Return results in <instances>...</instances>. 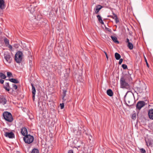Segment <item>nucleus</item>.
I'll return each mask as SVG.
<instances>
[{"instance_id":"obj_31","label":"nucleus","mask_w":153,"mask_h":153,"mask_svg":"<svg viewBox=\"0 0 153 153\" xmlns=\"http://www.w3.org/2000/svg\"><path fill=\"white\" fill-rule=\"evenodd\" d=\"M12 86L14 89L15 90H16L18 88V87L17 85H16L15 84H12Z\"/></svg>"},{"instance_id":"obj_13","label":"nucleus","mask_w":153,"mask_h":153,"mask_svg":"<svg viewBox=\"0 0 153 153\" xmlns=\"http://www.w3.org/2000/svg\"><path fill=\"white\" fill-rule=\"evenodd\" d=\"M4 0H0V8L3 9L4 8Z\"/></svg>"},{"instance_id":"obj_9","label":"nucleus","mask_w":153,"mask_h":153,"mask_svg":"<svg viewBox=\"0 0 153 153\" xmlns=\"http://www.w3.org/2000/svg\"><path fill=\"white\" fill-rule=\"evenodd\" d=\"M7 102V100L3 96H0V104L3 105H5Z\"/></svg>"},{"instance_id":"obj_33","label":"nucleus","mask_w":153,"mask_h":153,"mask_svg":"<svg viewBox=\"0 0 153 153\" xmlns=\"http://www.w3.org/2000/svg\"><path fill=\"white\" fill-rule=\"evenodd\" d=\"M60 105L61 109H62L64 108V104L63 103L60 104Z\"/></svg>"},{"instance_id":"obj_23","label":"nucleus","mask_w":153,"mask_h":153,"mask_svg":"<svg viewBox=\"0 0 153 153\" xmlns=\"http://www.w3.org/2000/svg\"><path fill=\"white\" fill-rule=\"evenodd\" d=\"M31 85L32 86V91L33 94H36V89L35 87L34 86L33 84L31 83Z\"/></svg>"},{"instance_id":"obj_43","label":"nucleus","mask_w":153,"mask_h":153,"mask_svg":"<svg viewBox=\"0 0 153 153\" xmlns=\"http://www.w3.org/2000/svg\"><path fill=\"white\" fill-rule=\"evenodd\" d=\"M105 56H106V58H107V59H108V56L107 54L106 55H105Z\"/></svg>"},{"instance_id":"obj_1","label":"nucleus","mask_w":153,"mask_h":153,"mask_svg":"<svg viewBox=\"0 0 153 153\" xmlns=\"http://www.w3.org/2000/svg\"><path fill=\"white\" fill-rule=\"evenodd\" d=\"M128 77V76H124L120 78V85L121 88H125L127 89H129L130 88L129 85L127 81Z\"/></svg>"},{"instance_id":"obj_35","label":"nucleus","mask_w":153,"mask_h":153,"mask_svg":"<svg viewBox=\"0 0 153 153\" xmlns=\"http://www.w3.org/2000/svg\"><path fill=\"white\" fill-rule=\"evenodd\" d=\"M123 61V59H120V61L119 62V64L120 65L121 64Z\"/></svg>"},{"instance_id":"obj_21","label":"nucleus","mask_w":153,"mask_h":153,"mask_svg":"<svg viewBox=\"0 0 153 153\" xmlns=\"http://www.w3.org/2000/svg\"><path fill=\"white\" fill-rule=\"evenodd\" d=\"M4 42L6 46H7L9 44V40L7 38H5L4 39Z\"/></svg>"},{"instance_id":"obj_4","label":"nucleus","mask_w":153,"mask_h":153,"mask_svg":"<svg viewBox=\"0 0 153 153\" xmlns=\"http://www.w3.org/2000/svg\"><path fill=\"white\" fill-rule=\"evenodd\" d=\"M23 139L25 143L30 144L33 142L34 137L33 136L28 134L25 136L24 137Z\"/></svg>"},{"instance_id":"obj_12","label":"nucleus","mask_w":153,"mask_h":153,"mask_svg":"<svg viewBox=\"0 0 153 153\" xmlns=\"http://www.w3.org/2000/svg\"><path fill=\"white\" fill-rule=\"evenodd\" d=\"M67 91L66 90H63L62 93V100L63 102H65L67 100V99H65V97L66 95Z\"/></svg>"},{"instance_id":"obj_20","label":"nucleus","mask_w":153,"mask_h":153,"mask_svg":"<svg viewBox=\"0 0 153 153\" xmlns=\"http://www.w3.org/2000/svg\"><path fill=\"white\" fill-rule=\"evenodd\" d=\"M113 14L114 15V18L113 17L112 18L115 19L116 23L117 24L119 22V20L118 18L117 17L116 14H115V13H113Z\"/></svg>"},{"instance_id":"obj_22","label":"nucleus","mask_w":153,"mask_h":153,"mask_svg":"<svg viewBox=\"0 0 153 153\" xmlns=\"http://www.w3.org/2000/svg\"><path fill=\"white\" fill-rule=\"evenodd\" d=\"M127 46L130 50H132L133 48V45L131 42H129Z\"/></svg>"},{"instance_id":"obj_2","label":"nucleus","mask_w":153,"mask_h":153,"mask_svg":"<svg viewBox=\"0 0 153 153\" xmlns=\"http://www.w3.org/2000/svg\"><path fill=\"white\" fill-rule=\"evenodd\" d=\"M23 56V54L22 51H17L15 54V60L16 62L18 63H20L22 61Z\"/></svg>"},{"instance_id":"obj_45","label":"nucleus","mask_w":153,"mask_h":153,"mask_svg":"<svg viewBox=\"0 0 153 153\" xmlns=\"http://www.w3.org/2000/svg\"><path fill=\"white\" fill-rule=\"evenodd\" d=\"M111 17L112 18V17H114H114H113V16H111Z\"/></svg>"},{"instance_id":"obj_11","label":"nucleus","mask_w":153,"mask_h":153,"mask_svg":"<svg viewBox=\"0 0 153 153\" xmlns=\"http://www.w3.org/2000/svg\"><path fill=\"white\" fill-rule=\"evenodd\" d=\"M148 115L150 119L153 120V109H150L149 110Z\"/></svg>"},{"instance_id":"obj_38","label":"nucleus","mask_w":153,"mask_h":153,"mask_svg":"<svg viewBox=\"0 0 153 153\" xmlns=\"http://www.w3.org/2000/svg\"><path fill=\"white\" fill-rule=\"evenodd\" d=\"M68 153H73V150H70L68 151Z\"/></svg>"},{"instance_id":"obj_44","label":"nucleus","mask_w":153,"mask_h":153,"mask_svg":"<svg viewBox=\"0 0 153 153\" xmlns=\"http://www.w3.org/2000/svg\"><path fill=\"white\" fill-rule=\"evenodd\" d=\"M103 52L105 53V55H106L107 54V53L106 52H105V51H104Z\"/></svg>"},{"instance_id":"obj_39","label":"nucleus","mask_w":153,"mask_h":153,"mask_svg":"<svg viewBox=\"0 0 153 153\" xmlns=\"http://www.w3.org/2000/svg\"><path fill=\"white\" fill-rule=\"evenodd\" d=\"M4 82V80L2 79H0V83L1 84H3Z\"/></svg>"},{"instance_id":"obj_16","label":"nucleus","mask_w":153,"mask_h":153,"mask_svg":"<svg viewBox=\"0 0 153 153\" xmlns=\"http://www.w3.org/2000/svg\"><path fill=\"white\" fill-rule=\"evenodd\" d=\"M9 80L11 82L14 83H19V81L16 79L14 78H11L9 79Z\"/></svg>"},{"instance_id":"obj_46","label":"nucleus","mask_w":153,"mask_h":153,"mask_svg":"<svg viewBox=\"0 0 153 153\" xmlns=\"http://www.w3.org/2000/svg\"><path fill=\"white\" fill-rule=\"evenodd\" d=\"M130 102L128 101V103H129Z\"/></svg>"},{"instance_id":"obj_37","label":"nucleus","mask_w":153,"mask_h":153,"mask_svg":"<svg viewBox=\"0 0 153 153\" xmlns=\"http://www.w3.org/2000/svg\"><path fill=\"white\" fill-rule=\"evenodd\" d=\"M132 119H134L136 118V116L134 114H133L131 117Z\"/></svg>"},{"instance_id":"obj_27","label":"nucleus","mask_w":153,"mask_h":153,"mask_svg":"<svg viewBox=\"0 0 153 153\" xmlns=\"http://www.w3.org/2000/svg\"><path fill=\"white\" fill-rule=\"evenodd\" d=\"M32 153H39L38 150L36 149H33L32 151Z\"/></svg>"},{"instance_id":"obj_15","label":"nucleus","mask_w":153,"mask_h":153,"mask_svg":"<svg viewBox=\"0 0 153 153\" xmlns=\"http://www.w3.org/2000/svg\"><path fill=\"white\" fill-rule=\"evenodd\" d=\"M102 7L100 5H98L96 7L95 10V12L96 14L98 13L99 10L102 8Z\"/></svg>"},{"instance_id":"obj_5","label":"nucleus","mask_w":153,"mask_h":153,"mask_svg":"<svg viewBox=\"0 0 153 153\" xmlns=\"http://www.w3.org/2000/svg\"><path fill=\"white\" fill-rule=\"evenodd\" d=\"M7 130V129L6 128L3 129V131L4 133V136L10 138H14L15 137L14 134L12 131L10 132L6 131Z\"/></svg>"},{"instance_id":"obj_18","label":"nucleus","mask_w":153,"mask_h":153,"mask_svg":"<svg viewBox=\"0 0 153 153\" xmlns=\"http://www.w3.org/2000/svg\"><path fill=\"white\" fill-rule=\"evenodd\" d=\"M111 38L112 39L113 41L115 43L117 44L119 43V42L118 41L117 38L115 36H111Z\"/></svg>"},{"instance_id":"obj_30","label":"nucleus","mask_w":153,"mask_h":153,"mask_svg":"<svg viewBox=\"0 0 153 153\" xmlns=\"http://www.w3.org/2000/svg\"><path fill=\"white\" fill-rule=\"evenodd\" d=\"M140 151L142 153H146L145 150L143 148H141L140 149Z\"/></svg>"},{"instance_id":"obj_40","label":"nucleus","mask_w":153,"mask_h":153,"mask_svg":"<svg viewBox=\"0 0 153 153\" xmlns=\"http://www.w3.org/2000/svg\"><path fill=\"white\" fill-rule=\"evenodd\" d=\"M126 42L127 43H128H128L129 42H129V39H128L127 38L126 39Z\"/></svg>"},{"instance_id":"obj_17","label":"nucleus","mask_w":153,"mask_h":153,"mask_svg":"<svg viewBox=\"0 0 153 153\" xmlns=\"http://www.w3.org/2000/svg\"><path fill=\"white\" fill-rule=\"evenodd\" d=\"M107 94L110 97H112L113 95V92L111 90L109 89L107 91Z\"/></svg>"},{"instance_id":"obj_6","label":"nucleus","mask_w":153,"mask_h":153,"mask_svg":"<svg viewBox=\"0 0 153 153\" xmlns=\"http://www.w3.org/2000/svg\"><path fill=\"white\" fill-rule=\"evenodd\" d=\"M146 145L148 147H152L153 142V140L151 137H148L145 139Z\"/></svg>"},{"instance_id":"obj_7","label":"nucleus","mask_w":153,"mask_h":153,"mask_svg":"<svg viewBox=\"0 0 153 153\" xmlns=\"http://www.w3.org/2000/svg\"><path fill=\"white\" fill-rule=\"evenodd\" d=\"M4 56L5 59L7 63H10L11 62L12 59L10 55L9 54H4Z\"/></svg>"},{"instance_id":"obj_36","label":"nucleus","mask_w":153,"mask_h":153,"mask_svg":"<svg viewBox=\"0 0 153 153\" xmlns=\"http://www.w3.org/2000/svg\"><path fill=\"white\" fill-rule=\"evenodd\" d=\"M144 58H145V61L146 63L147 66H148V67H149V64L147 62V60L145 57H144Z\"/></svg>"},{"instance_id":"obj_14","label":"nucleus","mask_w":153,"mask_h":153,"mask_svg":"<svg viewBox=\"0 0 153 153\" xmlns=\"http://www.w3.org/2000/svg\"><path fill=\"white\" fill-rule=\"evenodd\" d=\"M4 88L6 91H9L10 89L9 83H5L4 85Z\"/></svg>"},{"instance_id":"obj_29","label":"nucleus","mask_w":153,"mask_h":153,"mask_svg":"<svg viewBox=\"0 0 153 153\" xmlns=\"http://www.w3.org/2000/svg\"><path fill=\"white\" fill-rule=\"evenodd\" d=\"M122 67L124 69H126L127 68V65L126 64H123L122 65Z\"/></svg>"},{"instance_id":"obj_24","label":"nucleus","mask_w":153,"mask_h":153,"mask_svg":"<svg viewBox=\"0 0 153 153\" xmlns=\"http://www.w3.org/2000/svg\"><path fill=\"white\" fill-rule=\"evenodd\" d=\"M115 57L116 59L117 60H119L121 57L120 55L117 53H115Z\"/></svg>"},{"instance_id":"obj_19","label":"nucleus","mask_w":153,"mask_h":153,"mask_svg":"<svg viewBox=\"0 0 153 153\" xmlns=\"http://www.w3.org/2000/svg\"><path fill=\"white\" fill-rule=\"evenodd\" d=\"M97 17L98 18V21H99V22L101 24L103 25L104 23L102 20L101 16L100 15H98L97 16Z\"/></svg>"},{"instance_id":"obj_42","label":"nucleus","mask_w":153,"mask_h":153,"mask_svg":"<svg viewBox=\"0 0 153 153\" xmlns=\"http://www.w3.org/2000/svg\"><path fill=\"white\" fill-rule=\"evenodd\" d=\"M65 99H67V100L65 101V102H68L69 101L68 100V97H65Z\"/></svg>"},{"instance_id":"obj_25","label":"nucleus","mask_w":153,"mask_h":153,"mask_svg":"<svg viewBox=\"0 0 153 153\" xmlns=\"http://www.w3.org/2000/svg\"><path fill=\"white\" fill-rule=\"evenodd\" d=\"M29 10L31 13H33L35 11V8L34 7L30 8L29 7Z\"/></svg>"},{"instance_id":"obj_34","label":"nucleus","mask_w":153,"mask_h":153,"mask_svg":"<svg viewBox=\"0 0 153 153\" xmlns=\"http://www.w3.org/2000/svg\"><path fill=\"white\" fill-rule=\"evenodd\" d=\"M105 29L106 30L108 31L109 32H111V30L110 28L105 27Z\"/></svg>"},{"instance_id":"obj_41","label":"nucleus","mask_w":153,"mask_h":153,"mask_svg":"<svg viewBox=\"0 0 153 153\" xmlns=\"http://www.w3.org/2000/svg\"><path fill=\"white\" fill-rule=\"evenodd\" d=\"M35 94H33L32 97L33 100H34Z\"/></svg>"},{"instance_id":"obj_26","label":"nucleus","mask_w":153,"mask_h":153,"mask_svg":"<svg viewBox=\"0 0 153 153\" xmlns=\"http://www.w3.org/2000/svg\"><path fill=\"white\" fill-rule=\"evenodd\" d=\"M0 77L2 79H5L6 76L3 73H0Z\"/></svg>"},{"instance_id":"obj_32","label":"nucleus","mask_w":153,"mask_h":153,"mask_svg":"<svg viewBox=\"0 0 153 153\" xmlns=\"http://www.w3.org/2000/svg\"><path fill=\"white\" fill-rule=\"evenodd\" d=\"M7 46L8 47V48L10 49V50L12 51L13 47L11 45L9 44V45H8Z\"/></svg>"},{"instance_id":"obj_28","label":"nucleus","mask_w":153,"mask_h":153,"mask_svg":"<svg viewBox=\"0 0 153 153\" xmlns=\"http://www.w3.org/2000/svg\"><path fill=\"white\" fill-rule=\"evenodd\" d=\"M7 76H8L9 77H13L12 74L10 72H7Z\"/></svg>"},{"instance_id":"obj_8","label":"nucleus","mask_w":153,"mask_h":153,"mask_svg":"<svg viewBox=\"0 0 153 153\" xmlns=\"http://www.w3.org/2000/svg\"><path fill=\"white\" fill-rule=\"evenodd\" d=\"M144 105L145 102L143 101H140L137 102L136 105V108L139 110Z\"/></svg>"},{"instance_id":"obj_10","label":"nucleus","mask_w":153,"mask_h":153,"mask_svg":"<svg viewBox=\"0 0 153 153\" xmlns=\"http://www.w3.org/2000/svg\"><path fill=\"white\" fill-rule=\"evenodd\" d=\"M21 133L22 135L25 136L27 134V129L25 127H23L21 130Z\"/></svg>"},{"instance_id":"obj_3","label":"nucleus","mask_w":153,"mask_h":153,"mask_svg":"<svg viewBox=\"0 0 153 153\" xmlns=\"http://www.w3.org/2000/svg\"><path fill=\"white\" fill-rule=\"evenodd\" d=\"M4 119L9 122H11L13 121V117L11 114L9 112H4L3 114Z\"/></svg>"}]
</instances>
